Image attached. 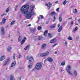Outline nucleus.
I'll return each mask as SVG.
<instances>
[{
  "mask_svg": "<svg viewBox=\"0 0 80 80\" xmlns=\"http://www.w3.org/2000/svg\"><path fill=\"white\" fill-rule=\"evenodd\" d=\"M35 6L33 5L31 6V12H28V9H29V5H24L22 7L21 9V13L23 14H26V17L28 19H29L31 18L32 15H35V13L33 12V10Z\"/></svg>",
  "mask_w": 80,
  "mask_h": 80,
  "instance_id": "f257e3e1",
  "label": "nucleus"
},
{
  "mask_svg": "<svg viewBox=\"0 0 80 80\" xmlns=\"http://www.w3.org/2000/svg\"><path fill=\"white\" fill-rule=\"evenodd\" d=\"M42 66V64L41 63H38L36 65L35 68L37 70H39L41 69Z\"/></svg>",
  "mask_w": 80,
  "mask_h": 80,
  "instance_id": "f03ea898",
  "label": "nucleus"
},
{
  "mask_svg": "<svg viewBox=\"0 0 80 80\" xmlns=\"http://www.w3.org/2000/svg\"><path fill=\"white\" fill-rule=\"evenodd\" d=\"M29 59V62L30 63H33V57H29L27 56L26 57V60H28Z\"/></svg>",
  "mask_w": 80,
  "mask_h": 80,
  "instance_id": "7ed1b4c3",
  "label": "nucleus"
},
{
  "mask_svg": "<svg viewBox=\"0 0 80 80\" xmlns=\"http://www.w3.org/2000/svg\"><path fill=\"white\" fill-rule=\"evenodd\" d=\"M71 68L72 67L70 65H69L68 66L67 68L66 69L67 72H68V74L69 75H72V73L71 72Z\"/></svg>",
  "mask_w": 80,
  "mask_h": 80,
  "instance_id": "20e7f679",
  "label": "nucleus"
},
{
  "mask_svg": "<svg viewBox=\"0 0 80 80\" xmlns=\"http://www.w3.org/2000/svg\"><path fill=\"white\" fill-rule=\"evenodd\" d=\"M49 54V52L47 51L46 52V53H42L40 54V57H47V56Z\"/></svg>",
  "mask_w": 80,
  "mask_h": 80,
  "instance_id": "39448f33",
  "label": "nucleus"
},
{
  "mask_svg": "<svg viewBox=\"0 0 80 80\" xmlns=\"http://www.w3.org/2000/svg\"><path fill=\"white\" fill-rule=\"evenodd\" d=\"M57 41V39L56 38H54V39L50 40V43H54L56 42Z\"/></svg>",
  "mask_w": 80,
  "mask_h": 80,
  "instance_id": "423d86ee",
  "label": "nucleus"
},
{
  "mask_svg": "<svg viewBox=\"0 0 80 80\" xmlns=\"http://www.w3.org/2000/svg\"><path fill=\"white\" fill-rule=\"evenodd\" d=\"M1 32L2 34V36L3 37L4 35H5V29H4V28L3 27H2L1 28Z\"/></svg>",
  "mask_w": 80,
  "mask_h": 80,
  "instance_id": "0eeeda50",
  "label": "nucleus"
},
{
  "mask_svg": "<svg viewBox=\"0 0 80 80\" xmlns=\"http://www.w3.org/2000/svg\"><path fill=\"white\" fill-rule=\"evenodd\" d=\"M27 40V38H26V37H24L23 38V40H22L21 42V45H22L24 43H25V41Z\"/></svg>",
  "mask_w": 80,
  "mask_h": 80,
  "instance_id": "6e6552de",
  "label": "nucleus"
},
{
  "mask_svg": "<svg viewBox=\"0 0 80 80\" xmlns=\"http://www.w3.org/2000/svg\"><path fill=\"white\" fill-rule=\"evenodd\" d=\"M10 60V58H8L6 61H5V63L3 64V66H5L7 64L8 62H9Z\"/></svg>",
  "mask_w": 80,
  "mask_h": 80,
  "instance_id": "1a4fd4ad",
  "label": "nucleus"
},
{
  "mask_svg": "<svg viewBox=\"0 0 80 80\" xmlns=\"http://www.w3.org/2000/svg\"><path fill=\"white\" fill-rule=\"evenodd\" d=\"M47 60L49 62H53V59H52V58L50 57H48L47 59Z\"/></svg>",
  "mask_w": 80,
  "mask_h": 80,
  "instance_id": "9d476101",
  "label": "nucleus"
},
{
  "mask_svg": "<svg viewBox=\"0 0 80 80\" xmlns=\"http://www.w3.org/2000/svg\"><path fill=\"white\" fill-rule=\"evenodd\" d=\"M5 58L6 57L5 56V55H4L3 56H1L0 58V61H1V62H2V61L4 60V59H5Z\"/></svg>",
  "mask_w": 80,
  "mask_h": 80,
  "instance_id": "9b49d317",
  "label": "nucleus"
},
{
  "mask_svg": "<svg viewBox=\"0 0 80 80\" xmlns=\"http://www.w3.org/2000/svg\"><path fill=\"white\" fill-rule=\"evenodd\" d=\"M49 27L50 28H55L56 27V24L55 23L52 24V25H50Z\"/></svg>",
  "mask_w": 80,
  "mask_h": 80,
  "instance_id": "f8f14e48",
  "label": "nucleus"
},
{
  "mask_svg": "<svg viewBox=\"0 0 80 80\" xmlns=\"http://www.w3.org/2000/svg\"><path fill=\"white\" fill-rule=\"evenodd\" d=\"M63 28V27L62 26H61L59 28L58 30V32H60L62 30V29Z\"/></svg>",
  "mask_w": 80,
  "mask_h": 80,
  "instance_id": "ddd939ff",
  "label": "nucleus"
},
{
  "mask_svg": "<svg viewBox=\"0 0 80 80\" xmlns=\"http://www.w3.org/2000/svg\"><path fill=\"white\" fill-rule=\"evenodd\" d=\"M40 17H41V18L42 19L43 18V16L41 15L39 16V17H38V20L37 22H39V20L40 19Z\"/></svg>",
  "mask_w": 80,
  "mask_h": 80,
  "instance_id": "4468645a",
  "label": "nucleus"
},
{
  "mask_svg": "<svg viewBox=\"0 0 80 80\" xmlns=\"http://www.w3.org/2000/svg\"><path fill=\"white\" fill-rule=\"evenodd\" d=\"M59 21L60 22H62V15H60L59 17Z\"/></svg>",
  "mask_w": 80,
  "mask_h": 80,
  "instance_id": "2eb2a0df",
  "label": "nucleus"
},
{
  "mask_svg": "<svg viewBox=\"0 0 80 80\" xmlns=\"http://www.w3.org/2000/svg\"><path fill=\"white\" fill-rule=\"evenodd\" d=\"M12 49V47H9L7 49V50L8 52H10Z\"/></svg>",
  "mask_w": 80,
  "mask_h": 80,
  "instance_id": "dca6fc26",
  "label": "nucleus"
},
{
  "mask_svg": "<svg viewBox=\"0 0 80 80\" xmlns=\"http://www.w3.org/2000/svg\"><path fill=\"white\" fill-rule=\"evenodd\" d=\"M10 80H15V78H14V77L13 75H11Z\"/></svg>",
  "mask_w": 80,
  "mask_h": 80,
  "instance_id": "f3484780",
  "label": "nucleus"
},
{
  "mask_svg": "<svg viewBox=\"0 0 80 80\" xmlns=\"http://www.w3.org/2000/svg\"><path fill=\"white\" fill-rule=\"evenodd\" d=\"M15 64H16V62H12L11 65V66L12 67H13V66H14Z\"/></svg>",
  "mask_w": 80,
  "mask_h": 80,
  "instance_id": "a211bd4d",
  "label": "nucleus"
},
{
  "mask_svg": "<svg viewBox=\"0 0 80 80\" xmlns=\"http://www.w3.org/2000/svg\"><path fill=\"white\" fill-rule=\"evenodd\" d=\"M31 31L33 33H35V29H31Z\"/></svg>",
  "mask_w": 80,
  "mask_h": 80,
  "instance_id": "6ab92c4d",
  "label": "nucleus"
},
{
  "mask_svg": "<svg viewBox=\"0 0 80 80\" xmlns=\"http://www.w3.org/2000/svg\"><path fill=\"white\" fill-rule=\"evenodd\" d=\"M78 73H77V71L75 70L74 71L73 74L74 75H75V76H77V75Z\"/></svg>",
  "mask_w": 80,
  "mask_h": 80,
  "instance_id": "aec40b11",
  "label": "nucleus"
},
{
  "mask_svg": "<svg viewBox=\"0 0 80 80\" xmlns=\"http://www.w3.org/2000/svg\"><path fill=\"white\" fill-rule=\"evenodd\" d=\"M22 37L19 36L18 38V42H20L22 40Z\"/></svg>",
  "mask_w": 80,
  "mask_h": 80,
  "instance_id": "412c9836",
  "label": "nucleus"
},
{
  "mask_svg": "<svg viewBox=\"0 0 80 80\" xmlns=\"http://www.w3.org/2000/svg\"><path fill=\"white\" fill-rule=\"evenodd\" d=\"M6 20H7V19H2V23H5V22H6Z\"/></svg>",
  "mask_w": 80,
  "mask_h": 80,
  "instance_id": "4be33fe9",
  "label": "nucleus"
},
{
  "mask_svg": "<svg viewBox=\"0 0 80 80\" xmlns=\"http://www.w3.org/2000/svg\"><path fill=\"white\" fill-rule=\"evenodd\" d=\"M30 47V45H27V46L26 48H24V50H27V49H28V48H29V47Z\"/></svg>",
  "mask_w": 80,
  "mask_h": 80,
  "instance_id": "5701e85b",
  "label": "nucleus"
},
{
  "mask_svg": "<svg viewBox=\"0 0 80 80\" xmlns=\"http://www.w3.org/2000/svg\"><path fill=\"white\" fill-rule=\"evenodd\" d=\"M77 29H78V28L77 27H76L73 30V33H75V32H76V31H77Z\"/></svg>",
  "mask_w": 80,
  "mask_h": 80,
  "instance_id": "b1692460",
  "label": "nucleus"
},
{
  "mask_svg": "<svg viewBox=\"0 0 80 80\" xmlns=\"http://www.w3.org/2000/svg\"><path fill=\"white\" fill-rule=\"evenodd\" d=\"M47 33H48V30H46L45 31L44 33V35H45V36H46L47 34Z\"/></svg>",
  "mask_w": 80,
  "mask_h": 80,
  "instance_id": "393cba45",
  "label": "nucleus"
},
{
  "mask_svg": "<svg viewBox=\"0 0 80 80\" xmlns=\"http://www.w3.org/2000/svg\"><path fill=\"white\" fill-rule=\"evenodd\" d=\"M46 46V44H43L42 46V49H44L45 48V47Z\"/></svg>",
  "mask_w": 80,
  "mask_h": 80,
  "instance_id": "a878e982",
  "label": "nucleus"
},
{
  "mask_svg": "<svg viewBox=\"0 0 80 80\" xmlns=\"http://www.w3.org/2000/svg\"><path fill=\"white\" fill-rule=\"evenodd\" d=\"M51 15H56V13L54 12H52L51 13Z\"/></svg>",
  "mask_w": 80,
  "mask_h": 80,
  "instance_id": "bb28decb",
  "label": "nucleus"
},
{
  "mask_svg": "<svg viewBox=\"0 0 80 80\" xmlns=\"http://www.w3.org/2000/svg\"><path fill=\"white\" fill-rule=\"evenodd\" d=\"M48 3L49 5H48V7L49 8H50V7H52V3H50V2H48Z\"/></svg>",
  "mask_w": 80,
  "mask_h": 80,
  "instance_id": "cd10ccee",
  "label": "nucleus"
},
{
  "mask_svg": "<svg viewBox=\"0 0 80 80\" xmlns=\"http://www.w3.org/2000/svg\"><path fill=\"white\" fill-rule=\"evenodd\" d=\"M48 36L50 37V38H52V34L50 33H48Z\"/></svg>",
  "mask_w": 80,
  "mask_h": 80,
  "instance_id": "c85d7f7f",
  "label": "nucleus"
},
{
  "mask_svg": "<svg viewBox=\"0 0 80 80\" xmlns=\"http://www.w3.org/2000/svg\"><path fill=\"white\" fill-rule=\"evenodd\" d=\"M42 28L41 27V26H38V30H42Z\"/></svg>",
  "mask_w": 80,
  "mask_h": 80,
  "instance_id": "c756f323",
  "label": "nucleus"
},
{
  "mask_svg": "<svg viewBox=\"0 0 80 80\" xmlns=\"http://www.w3.org/2000/svg\"><path fill=\"white\" fill-rule=\"evenodd\" d=\"M65 64V62L64 61L62 63H61V65H62V66H63Z\"/></svg>",
  "mask_w": 80,
  "mask_h": 80,
  "instance_id": "7c9ffc66",
  "label": "nucleus"
},
{
  "mask_svg": "<svg viewBox=\"0 0 80 80\" xmlns=\"http://www.w3.org/2000/svg\"><path fill=\"white\" fill-rule=\"evenodd\" d=\"M15 21H12L11 22V25H13L14 23H15Z\"/></svg>",
  "mask_w": 80,
  "mask_h": 80,
  "instance_id": "2f4dec72",
  "label": "nucleus"
},
{
  "mask_svg": "<svg viewBox=\"0 0 80 80\" xmlns=\"http://www.w3.org/2000/svg\"><path fill=\"white\" fill-rule=\"evenodd\" d=\"M10 10V8H7V9H6V12H9V10Z\"/></svg>",
  "mask_w": 80,
  "mask_h": 80,
  "instance_id": "473e14b6",
  "label": "nucleus"
},
{
  "mask_svg": "<svg viewBox=\"0 0 80 80\" xmlns=\"http://www.w3.org/2000/svg\"><path fill=\"white\" fill-rule=\"evenodd\" d=\"M62 3H63V5H65V4H66V3H67V1H66V0L64 1Z\"/></svg>",
  "mask_w": 80,
  "mask_h": 80,
  "instance_id": "72a5a7b5",
  "label": "nucleus"
},
{
  "mask_svg": "<svg viewBox=\"0 0 80 80\" xmlns=\"http://www.w3.org/2000/svg\"><path fill=\"white\" fill-rule=\"evenodd\" d=\"M16 54L15 53H14L13 55V59H15V55Z\"/></svg>",
  "mask_w": 80,
  "mask_h": 80,
  "instance_id": "f704fd0d",
  "label": "nucleus"
},
{
  "mask_svg": "<svg viewBox=\"0 0 80 80\" xmlns=\"http://www.w3.org/2000/svg\"><path fill=\"white\" fill-rule=\"evenodd\" d=\"M68 40H72V38L71 37L69 36L68 38Z\"/></svg>",
  "mask_w": 80,
  "mask_h": 80,
  "instance_id": "c9c22d12",
  "label": "nucleus"
},
{
  "mask_svg": "<svg viewBox=\"0 0 80 80\" xmlns=\"http://www.w3.org/2000/svg\"><path fill=\"white\" fill-rule=\"evenodd\" d=\"M42 37L41 36H39L38 38V40H41V39H42Z\"/></svg>",
  "mask_w": 80,
  "mask_h": 80,
  "instance_id": "e433bc0d",
  "label": "nucleus"
},
{
  "mask_svg": "<svg viewBox=\"0 0 80 80\" xmlns=\"http://www.w3.org/2000/svg\"><path fill=\"white\" fill-rule=\"evenodd\" d=\"M75 12H74V13H77L78 11L76 9H75Z\"/></svg>",
  "mask_w": 80,
  "mask_h": 80,
  "instance_id": "4c0bfd02",
  "label": "nucleus"
},
{
  "mask_svg": "<svg viewBox=\"0 0 80 80\" xmlns=\"http://www.w3.org/2000/svg\"><path fill=\"white\" fill-rule=\"evenodd\" d=\"M28 67L29 68H32V65H29L28 66Z\"/></svg>",
  "mask_w": 80,
  "mask_h": 80,
  "instance_id": "58836bf2",
  "label": "nucleus"
},
{
  "mask_svg": "<svg viewBox=\"0 0 80 80\" xmlns=\"http://www.w3.org/2000/svg\"><path fill=\"white\" fill-rule=\"evenodd\" d=\"M21 57H22V55H21V54H19V55L18 58H20Z\"/></svg>",
  "mask_w": 80,
  "mask_h": 80,
  "instance_id": "ea45409f",
  "label": "nucleus"
},
{
  "mask_svg": "<svg viewBox=\"0 0 80 80\" xmlns=\"http://www.w3.org/2000/svg\"><path fill=\"white\" fill-rule=\"evenodd\" d=\"M65 45H68V43H67V41H65Z\"/></svg>",
  "mask_w": 80,
  "mask_h": 80,
  "instance_id": "a19ab883",
  "label": "nucleus"
},
{
  "mask_svg": "<svg viewBox=\"0 0 80 80\" xmlns=\"http://www.w3.org/2000/svg\"><path fill=\"white\" fill-rule=\"evenodd\" d=\"M73 21H72L71 22V26H72V25H73Z\"/></svg>",
  "mask_w": 80,
  "mask_h": 80,
  "instance_id": "79ce46f5",
  "label": "nucleus"
},
{
  "mask_svg": "<svg viewBox=\"0 0 80 80\" xmlns=\"http://www.w3.org/2000/svg\"><path fill=\"white\" fill-rule=\"evenodd\" d=\"M45 5H46V6H47V7H48V4L47 3H46L45 4Z\"/></svg>",
  "mask_w": 80,
  "mask_h": 80,
  "instance_id": "37998d69",
  "label": "nucleus"
},
{
  "mask_svg": "<svg viewBox=\"0 0 80 80\" xmlns=\"http://www.w3.org/2000/svg\"><path fill=\"white\" fill-rule=\"evenodd\" d=\"M53 19H54V20H56V17L54 16L53 17Z\"/></svg>",
  "mask_w": 80,
  "mask_h": 80,
  "instance_id": "c03bdc74",
  "label": "nucleus"
},
{
  "mask_svg": "<svg viewBox=\"0 0 80 80\" xmlns=\"http://www.w3.org/2000/svg\"><path fill=\"white\" fill-rule=\"evenodd\" d=\"M59 11V8H58L56 9L57 12H58Z\"/></svg>",
  "mask_w": 80,
  "mask_h": 80,
  "instance_id": "a18cd8bd",
  "label": "nucleus"
},
{
  "mask_svg": "<svg viewBox=\"0 0 80 80\" xmlns=\"http://www.w3.org/2000/svg\"><path fill=\"white\" fill-rule=\"evenodd\" d=\"M4 15H5V13H4V14H2V15H1V17H3Z\"/></svg>",
  "mask_w": 80,
  "mask_h": 80,
  "instance_id": "49530a36",
  "label": "nucleus"
},
{
  "mask_svg": "<svg viewBox=\"0 0 80 80\" xmlns=\"http://www.w3.org/2000/svg\"><path fill=\"white\" fill-rule=\"evenodd\" d=\"M57 45V44H55L54 45L52 46V47H54L55 46H56Z\"/></svg>",
  "mask_w": 80,
  "mask_h": 80,
  "instance_id": "de8ad7c7",
  "label": "nucleus"
},
{
  "mask_svg": "<svg viewBox=\"0 0 80 80\" xmlns=\"http://www.w3.org/2000/svg\"><path fill=\"white\" fill-rule=\"evenodd\" d=\"M78 22H79V23L80 24V19H78Z\"/></svg>",
  "mask_w": 80,
  "mask_h": 80,
  "instance_id": "09e8293b",
  "label": "nucleus"
},
{
  "mask_svg": "<svg viewBox=\"0 0 80 80\" xmlns=\"http://www.w3.org/2000/svg\"><path fill=\"white\" fill-rule=\"evenodd\" d=\"M60 24H59L58 25V27H60Z\"/></svg>",
  "mask_w": 80,
  "mask_h": 80,
  "instance_id": "8fccbe9b",
  "label": "nucleus"
},
{
  "mask_svg": "<svg viewBox=\"0 0 80 80\" xmlns=\"http://www.w3.org/2000/svg\"><path fill=\"white\" fill-rule=\"evenodd\" d=\"M48 23H49V21L47 22H46V24H48Z\"/></svg>",
  "mask_w": 80,
  "mask_h": 80,
  "instance_id": "3c124183",
  "label": "nucleus"
},
{
  "mask_svg": "<svg viewBox=\"0 0 80 80\" xmlns=\"http://www.w3.org/2000/svg\"><path fill=\"white\" fill-rule=\"evenodd\" d=\"M28 27H30L31 26V24H29L28 25Z\"/></svg>",
  "mask_w": 80,
  "mask_h": 80,
  "instance_id": "603ef678",
  "label": "nucleus"
},
{
  "mask_svg": "<svg viewBox=\"0 0 80 80\" xmlns=\"http://www.w3.org/2000/svg\"><path fill=\"white\" fill-rule=\"evenodd\" d=\"M34 70H35V69H33L32 70V71L33 72V71H34Z\"/></svg>",
  "mask_w": 80,
  "mask_h": 80,
  "instance_id": "864d4df0",
  "label": "nucleus"
},
{
  "mask_svg": "<svg viewBox=\"0 0 80 80\" xmlns=\"http://www.w3.org/2000/svg\"><path fill=\"white\" fill-rule=\"evenodd\" d=\"M72 17L71 18H69L68 19H72Z\"/></svg>",
  "mask_w": 80,
  "mask_h": 80,
  "instance_id": "5fc2aeb1",
  "label": "nucleus"
},
{
  "mask_svg": "<svg viewBox=\"0 0 80 80\" xmlns=\"http://www.w3.org/2000/svg\"><path fill=\"white\" fill-rule=\"evenodd\" d=\"M15 11H17V8H15Z\"/></svg>",
  "mask_w": 80,
  "mask_h": 80,
  "instance_id": "6e6d98bb",
  "label": "nucleus"
},
{
  "mask_svg": "<svg viewBox=\"0 0 80 80\" xmlns=\"http://www.w3.org/2000/svg\"><path fill=\"white\" fill-rule=\"evenodd\" d=\"M25 0H23V2H25Z\"/></svg>",
  "mask_w": 80,
  "mask_h": 80,
  "instance_id": "4d7b16f0",
  "label": "nucleus"
},
{
  "mask_svg": "<svg viewBox=\"0 0 80 80\" xmlns=\"http://www.w3.org/2000/svg\"><path fill=\"white\" fill-rule=\"evenodd\" d=\"M55 53L56 54H57V52H55Z\"/></svg>",
  "mask_w": 80,
  "mask_h": 80,
  "instance_id": "13d9d810",
  "label": "nucleus"
},
{
  "mask_svg": "<svg viewBox=\"0 0 80 80\" xmlns=\"http://www.w3.org/2000/svg\"><path fill=\"white\" fill-rule=\"evenodd\" d=\"M16 8H17V7H18V5L16 6Z\"/></svg>",
  "mask_w": 80,
  "mask_h": 80,
  "instance_id": "bf43d9fd",
  "label": "nucleus"
},
{
  "mask_svg": "<svg viewBox=\"0 0 80 80\" xmlns=\"http://www.w3.org/2000/svg\"><path fill=\"white\" fill-rule=\"evenodd\" d=\"M58 3V1L56 2L55 3Z\"/></svg>",
  "mask_w": 80,
  "mask_h": 80,
  "instance_id": "052dcab7",
  "label": "nucleus"
},
{
  "mask_svg": "<svg viewBox=\"0 0 80 80\" xmlns=\"http://www.w3.org/2000/svg\"><path fill=\"white\" fill-rule=\"evenodd\" d=\"M10 37V34H9L8 37Z\"/></svg>",
  "mask_w": 80,
  "mask_h": 80,
  "instance_id": "680f3d73",
  "label": "nucleus"
},
{
  "mask_svg": "<svg viewBox=\"0 0 80 80\" xmlns=\"http://www.w3.org/2000/svg\"><path fill=\"white\" fill-rule=\"evenodd\" d=\"M76 25H78V24H77V23H76Z\"/></svg>",
  "mask_w": 80,
  "mask_h": 80,
  "instance_id": "e2e57ef3",
  "label": "nucleus"
},
{
  "mask_svg": "<svg viewBox=\"0 0 80 80\" xmlns=\"http://www.w3.org/2000/svg\"><path fill=\"white\" fill-rule=\"evenodd\" d=\"M49 20H50V19H51V18H49Z\"/></svg>",
  "mask_w": 80,
  "mask_h": 80,
  "instance_id": "0e129e2a",
  "label": "nucleus"
},
{
  "mask_svg": "<svg viewBox=\"0 0 80 80\" xmlns=\"http://www.w3.org/2000/svg\"><path fill=\"white\" fill-rule=\"evenodd\" d=\"M11 41H12L13 40H12V39H11Z\"/></svg>",
  "mask_w": 80,
  "mask_h": 80,
  "instance_id": "69168bd1",
  "label": "nucleus"
},
{
  "mask_svg": "<svg viewBox=\"0 0 80 80\" xmlns=\"http://www.w3.org/2000/svg\"><path fill=\"white\" fill-rule=\"evenodd\" d=\"M33 1H35V0H33Z\"/></svg>",
  "mask_w": 80,
  "mask_h": 80,
  "instance_id": "338daca9",
  "label": "nucleus"
},
{
  "mask_svg": "<svg viewBox=\"0 0 80 80\" xmlns=\"http://www.w3.org/2000/svg\"><path fill=\"white\" fill-rule=\"evenodd\" d=\"M37 56H38V55H37Z\"/></svg>",
  "mask_w": 80,
  "mask_h": 80,
  "instance_id": "774afa93",
  "label": "nucleus"
}]
</instances>
